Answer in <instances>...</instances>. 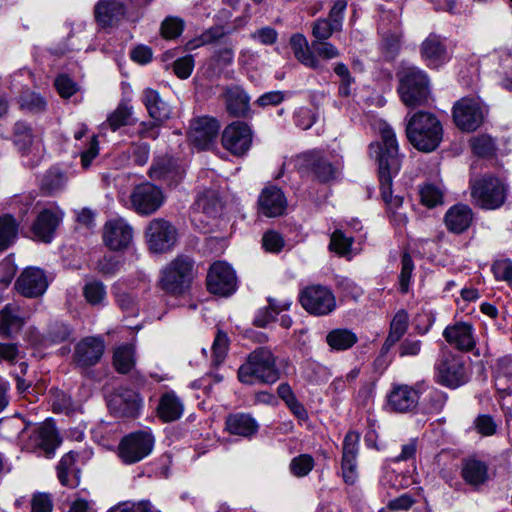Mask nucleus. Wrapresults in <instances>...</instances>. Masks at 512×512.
I'll return each instance as SVG.
<instances>
[{
	"mask_svg": "<svg viewBox=\"0 0 512 512\" xmlns=\"http://www.w3.org/2000/svg\"><path fill=\"white\" fill-rule=\"evenodd\" d=\"M399 92L407 106L422 104L429 93L426 74L417 68H408L401 78Z\"/></svg>",
	"mask_w": 512,
	"mask_h": 512,
	"instance_id": "obj_8",
	"label": "nucleus"
},
{
	"mask_svg": "<svg viewBox=\"0 0 512 512\" xmlns=\"http://www.w3.org/2000/svg\"><path fill=\"white\" fill-rule=\"evenodd\" d=\"M229 347V339L226 333L221 330H218L215 339L212 344V354H213V362L216 365L221 364L228 351Z\"/></svg>",
	"mask_w": 512,
	"mask_h": 512,
	"instance_id": "obj_55",
	"label": "nucleus"
},
{
	"mask_svg": "<svg viewBox=\"0 0 512 512\" xmlns=\"http://www.w3.org/2000/svg\"><path fill=\"white\" fill-rule=\"evenodd\" d=\"M113 365L116 371L121 374L130 372L135 365L133 346L125 344L117 347L113 354Z\"/></svg>",
	"mask_w": 512,
	"mask_h": 512,
	"instance_id": "obj_41",
	"label": "nucleus"
},
{
	"mask_svg": "<svg viewBox=\"0 0 512 512\" xmlns=\"http://www.w3.org/2000/svg\"><path fill=\"white\" fill-rule=\"evenodd\" d=\"M284 244L282 236L274 230L265 232L262 237V246L267 252L279 253L283 249Z\"/></svg>",
	"mask_w": 512,
	"mask_h": 512,
	"instance_id": "obj_58",
	"label": "nucleus"
},
{
	"mask_svg": "<svg viewBox=\"0 0 512 512\" xmlns=\"http://www.w3.org/2000/svg\"><path fill=\"white\" fill-rule=\"evenodd\" d=\"M353 243V238L346 236L341 230L331 234L329 249L340 256L347 255Z\"/></svg>",
	"mask_w": 512,
	"mask_h": 512,
	"instance_id": "obj_52",
	"label": "nucleus"
},
{
	"mask_svg": "<svg viewBox=\"0 0 512 512\" xmlns=\"http://www.w3.org/2000/svg\"><path fill=\"white\" fill-rule=\"evenodd\" d=\"M126 11V5L119 0H99L94 7V16L100 27L107 28L123 19Z\"/></svg>",
	"mask_w": 512,
	"mask_h": 512,
	"instance_id": "obj_25",
	"label": "nucleus"
},
{
	"mask_svg": "<svg viewBox=\"0 0 512 512\" xmlns=\"http://www.w3.org/2000/svg\"><path fill=\"white\" fill-rule=\"evenodd\" d=\"M453 119L459 129L472 132L481 126L484 115L476 100L462 98L453 107Z\"/></svg>",
	"mask_w": 512,
	"mask_h": 512,
	"instance_id": "obj_14",
	"label": "nucleus"
},
{
	"mask_svg": "<svg viewBox=\"0 0 512 512\" xmlns=\"http://www.w3.org/2000/svg\"><path fill=\"white\" fill-rule=\"evenodd\" d=\"M221 143L232 155L243 156L252 144V130L247 123L234 121L224 128Z\"/></svg>",
	"mask_w": 512,
	"mask_h": 512,
	"instance_id": "obj_12",
	"label": "nucleus"
},
{
	"mask_svg": "<svg viewBox=\"0 0 512 512\" xmlns=\"http://www.w3.org/2000/svg\"><path fill=\"white\" fill-rule=\"evenodd\" d=\"M341 32L334 25L324 19V17L315 20L312 23V36L314 40H329L334 33Z\"/></svg>",
	"mask_w": 512,
	"mask_h": 512,
	"instance_id": "obj_54",
	"label": "nucleus"
},
{
	"mask_svg": "<svg viewBox=\"0 0 512 512\" xmlns=\"http://www.w3.org/2000/svg\"><path fill=\"white\" fill-rule=\"evenodd\" d=\"M439 383L457 388L467 381L466 369L460 357L451 353L444 354L436 365Z\"/></svg>",
	"mask_w": 512,
	"mask_h": 512,
	"instance_id": "obj_16",
	"label": "nucleus"
},
{
	"mask_svg": "<svg viewBox=\"0 0 512 512\" xmlns=\"http://www.w3.org/2000/svg\"><path fill=\"white\" fill-rule=\"evenodd\" d=\"M33 140L32 128L27 123L19 121L14 125L13 142L20 151H27L32 145Z\"/></svg>",
	"mask_w": 512,
	"mask_h": 512,
	"instance_id": "obj_46",
	"label": "nucleus"
},
{
	"mask_svg": "<svg viewBox=\"0 0 512 512\" xmlns=\"http://www.w3.org/2000/svg\"><path fill=\"white\" fill-rule=\"evenodd\" d=\"M226 430L233 435L252 437L258 431V424L249 414L235 413L226 418Z\"/></svg>",
	"mask_w": 512,
	"mask_h": 512,
	"instance_id": "obj_35",
	"label": "nucleus"
},
{
	"mask_svg": "<svg viewBox=\"0 0 512 512\" xmlns=\"http://www.w3.org/2000/svg\"><path fill=\"white\" fill-rule=\"evenodd\" d=\"M184 170L172 158H162L156 161L149 170V175L155 180L177 183L183 177Z\"/></svg>",
	"mask_w": 512,
	"mask_h": 512,
	"instance_id": "obj_34",
	"label": "nucleus"
},
{
	"mask_svg": "<svg viewBox=\"0 0 512 512\" xmlns=\"http://www.w3.org/2000/svg\"><path fill=\"white\" fill-rule=\"evenodd\" d=\"M443 337L448 344L463 352L471 351L476 343L473 326L467 322L447 326L443 331Z\"/></svg>",
	"mask_w": 512,
	"mask_h": 512,
	"instance_id": "obj_24",
	"label": "nucleus"
},
{
	"mask_svg": "<svg viewBox=\"0 0 512 512\" xmlns=\"http://www.w3.org/2000/svg\"><path fill=\"white\" fill-rule=\"evenodd\" d=\"M105 344L101 338L86 337L74 349V362L81 369L96 365L103 356Z\"/></svg>",
	"mask_w": 512,
	"mask_h": 512,
	"instance_id": "obj_20",
	"label": "nucleus"
},
{
	"mask_svg": "<svg viewBox=\"0 0 512 512\" xmlns=\"http://www.w3.org/2000/svg\"><path fill=\"white\" fill-rule=\"evenodd\" d=\"M314 459L309 454H301L294 457L289 465L290 472L295 477H304L310 473L314 467Z\"/></svg>",
	"mask_w": 512,
	"mask_h": 512,
	"instance_id": "obj_51",
	"label": "nucleus"
},
{
	"mask_svg": "<svg viewBox=\"0 0 512 512\" xmlns=\"http://www.w3.org/2000/svg\"><path fill=\"white\" fill-rule=\"evenodd\" d=\"M133 239L132 227L122 218L111 219L106 222L103 240L111 250L126 249Z\"/></svg>",
	"mask_w": 512,
	"mask_h": 512,
	"instance_id": "obj_19",
	"label": "nucleus"
},
{
	"mask_svg": "<svg viewBox=\"0 0 512 512\" xmlns=\"http://www.w3.org/2000/svg\"><path fill=\"white\" fill-rule=\"evenodd\" d=\"M279 378L276 356L267 347H258L250 352L238 369V379L243 384H273Z\"/></svg>",
	"mask_w": 512,
	"mask_h": 512,
	"instance_id": "obj_2",
	"label": "nucleus"
},
{
	"mask_svg": "<svg viewBox=\"0 0 512 512\" xmlns=\"http://www.w3.org/2000/svg\"><path fill=\"white\" fill-rule=\"evenodd\" d=\"M401 265L402 267L399 275V285L401 293L405 294L409 290L410 279L414 269L413 260L409 254L405 253L402 256Z\"/></svg>",
	"mask_w": 512,
	"mask_h": 512,
	"instance_id": "obj_56",
	"label": "nucleus"
},
{
	"mask_svg": "<svg viewBox=\"0 0 512 512\" xmlns=\"http://www.w3.org/2000/svg\"><path fill=\"white\" fill-rule=\"evenodd\" d=\"M418 401V392L408 385H395L388 395V406L399 413L412 411Z\"/></svg>",
	"mask_w": 512,
	"mask_h": 512,
	"instance_id": "obj_29",
	"label": "nucleus"
},
{
	"mask_svg": "<svg viewBox=\"0 0 512 512\" xmlns=\"http://www.w3.org/2000/svg\"><path fill=\"white\" fill-rule=\"evenodd\" d=\"M120 268L121 262L114 256H104L97 263V270L104 276H113Z\"/></svg>",
	"mask_w": 512,
	"mask_h": 512,
	"instance_id": "obj_62",
	"label": "nucleus"
},
{
	"mask_svg": "<svg viewBox=\"0 0 512 512\" xmlns=\"http://www.w3.org/2000/svg\"><path fill=\"white\" fill-rule=\"evenodd\" d=\"M220 206V201L216 193L210 190L200 194L195 202L196 209L209 217L216 216Z\"/></svg>",
	"mask_w": 512,
	"mask_h": 512,
	"instance_id": "obj_47",
	"label": "nucleus"
},
{
	"mask_svg": "<svg viewBox=\"0 0 512 512\" xmlns=\"http://www.w3.org/2000/svg\"><path fill=\"white\" fill-rule=\"evenodd\" d=\"M259 212L267 217H277L284 214L287 199L282 190L276 186L264 188L258 198Z\"/></svg>",
	"mask_w": 512,
	"mask_h": 512,
	"instance_id": "obj_27",
	"label": "nucleus"
},
{
	"mask_svg": "<svg viewBox=\"0 0 512 512\" xmlns=\"http://www.w3.org/2000/svg\"><path fill=\"white\" fill-rule=\"evenodd\" d=\"M19 307L15 304H7L0 311V333L10 336L13 331H18L24 324V319L19 315Z\"/></svg>",
	"mask_w": 512,
	"mask_h": 512,
	"instance_id": "obj_40",
	"label": "nucleus"
},
{
	"mask_svg": "<svg viewBox=\"0 0 512 512\" xmlns=\"http://www.w3.org/2000/svg\"><path fill=\"white\" fill-rule=\"evenodd\" d=\"M358 341L357 335L349 329L337 328L326 335V342L332 350L345 351L353 347Z\"/></svg>",
	"mask_w": 512,
	"mask_h": 512,
	"instance_id": "obj_39",
	"label": "nucleus"
},
{
	"mask_svg": "<svg viewBox=\"0 0 512 512\" xmlns=\"http://www.w3.org/2000/svg\"><path fill=\"white\" fill-rule=\"evenodd\" d=\"M422 349V341L412 337L405 338L398 346L400 357H416Z\"/></svg>",
	"mask_w": 512,
	"mask_h": 512,
	"instance_id": "obj_59",
	"label": "nucleus"
},
{
	"mask_svg": "<svg viewBox=\"0 0 512 512\" xmlns=\"http://www.w3.org/2000/svg\"><path fill=\"white\" fill-rule=\"evenodd\" d=\"M156 412L163 422H174L182 417L184 403L174 391H168L160 396Z\"/></svg>",
	"mask_w": 512,
	"mask_h": 512,
	"instance_id": "obj_30",
	"label": "nucleus"
},
{
	"mask_svg": "<svg viewBox=\"0 0 512 512\" xmlns=\"http://www.w3.org/2000/svg\"><path fill=\"white\" fill-rule=\"evenodd\" d=\"M219 129V122L215 118L199 117L190 124L189 140L199 149H209L214 144Z\"/></svg>",
	"mask_w": 512,
	"mask_h": 512,
	"instance_id": "obj_17",
	"label": "nucleus"
},
{
	"mask_svg": "<svg viewBox=\"0 0 512 512\" xmlns=\"http://www.w3.org/2000/svg\"><path fill=\"white\" fill-rule=\"evenodd\" d=\"M54 85L63 98H69L77 91L76 84L67 75H59L55 79Z\"/></svg>",
	"mask_w": 512,
	"mask_h": 512,
	"instance_id": "obj_64",
	"label": "nucleus"
},
{
	"mask_svg": "<svg viewBox=\"0 0 512 512\" xmlns=\"http://www.w3.org/2000/svg\"><path fill=\"white\" fill-rule=\"evenodd\" d=\"M423 60L430 67H438L447 60V50L442 39L431 33L421 44L420 48Z\"/></svg>",
	"mask_w": 512,
	"mask_h": 512,
	"instance_id": "obj_32",
	"label": "nucleus"
},
{
	"mask_svg": "<svg viewBox=\"0 0 512 512\" xmlns=\"http://www.w3.org/2000/svg\"><path fill=\"white\" fill-rule=\"evenodd\" d=\"M18 235V223L11 215L0 216V251L10 247Z\"/></svg>",
	"mask_w": 512,
	"mask_h": 512,
	"instance_id": "obj_43",
	"label": "nucleus"
},
{
	"mask_svg": "<svg viewBox=\"0 0 512 512\" xmlns=\"http://www.w3.org/2000/svg\"><path fill=\"white\" fill-rule=\"evenodd\" d=\"M183 30V21L179 18H166L161 25V33L166 39L178 37Z\"/></svg>",
	"mask_w": 512,
	"mask_h": 512,
	"instance_id": "obj_61",
	"label": "nucleus"
},
{
	"mask_svg": "<svg viewBox=\"0 0 512 512\" xmlns=\"http://www.w3.org/2000/svg\"><path fill=\"white\" fill-rule=\"evenodd\" d=\"M469 143L473 153L479 157H491L496 151L494 140L486 134L471 138Z\"/></svg>",
	"mask_w": 512,
	"mask_h": 512,
	"instance_id": "obj_48",
	"label": "nucleus"
},
{
	"mask_svg": "<svg viewBox=\"0 0 512 512\" xmlns=\"http://www.w3.org/2000/svg\"><path fill=\"white\" fill-rule=\"evenodd\" d=\"M16 273V265L14 258L8 256L0 262V285L6 288L14 278Z\"/></svg>",
	"mask_w": 512,
	"mask_h": 512,
	"instance_id": "obj_60",
	"label": "nucleus"
},
{
	"mask_svg": "<svg viewBox=\"0 0 512 512\" xmlns=\"http://www.w3.org/2000/svg\"><path fill=\"white\" fill-rule=\"evenodd\" d=\"M300 303L307 312L318 316L327 315L336 307L333 293L321 285L306 287L300 294Z\"/></svg>",
	"mask_w": 512,
	"mask_h": 512,
	"instance_id": "obj_11",
	"label": "nucleus"
},
{
	"mask_svg": "<svg viewBox=\"0 0 512 512\" xmlns=\"http://www.w3.org/2000/svg\"><path fill=\"white\" fill-rule=\"evenodd\" d=\"M419 195L421 203L428 208H434L443 203V192L434 184L428 183L421 186Z\"/></svg>",
	"mask_w": 512,
	"mask_h": 512,
	"instance_id": "obj_50",
	"label": "nucleus"
},
{
	"mask_svg": "<svg viewBox=\"0 0 512 512\" xmlns=\"http://www.w3.org/2000/svg\"><path fill=\"white\" fill-rule=\"evenodd\" d=\"M67 182V176L56 167L49 169L40 182L41 190L48 195H52L62 190Z\"/></svg>",
	"mask_w": 512,
	"mask_h": 512,
	"instance_id": "obj_42",
	"label": "nucleus"
},
{
	"mask_svg": "<svg viewBox=\"0 0 512 512\" xmlns=\"http://www.w3.org/2000/svg\"><path fill=\"white\" fill-rule=\"evenodd\" d=\"M141 405L140 395L127 388L119 389L109 400L110 409L119 417H136Z\"/></svg>",
	"mask_w": 512,
	"mask_h": 512,
	"instance_id": "obj_23",
	"label": "nucleus"
},
{
	"mask_svg": "<svg viewBox=\"0 0 512 512\" xmlns=\"http://www.w3.org/2000/svg\"><path fill=\"white\" fill-rule=\"evenodd\" d=\"M305 165L320 182H328L335 178L336 168L318 154L307 155Z\"/></svg>",
	"mask_w": 512,
	"mask_h": 512,
	"instance_id": "obj_38",
	"label": "nucleus"
},
{
	"mask_svg": "<svg viewBox=\"0 0 512 512\" xmlns=\"http://www.w3.org/2000/svg\"><path fill=\"white\" fill-rule=\"evenodd\" d=\"M194 261L186 255H179L161 271L160 287L172 295H182L194 278Z\"/></svg>",
	"mask_w": 512,
	"mask_h": 512,
	"instance_id": "obj_5",
	"label": "nucleus"
},
{
	"mask_svg": "<svg viewBox=\"0 0 512 512\" xmlns=\"http://www.w3.org/2000/svg\"><path fill=\"white\" fill-rule=\"evenodd\" d=\"M381 142L371 143L370 155L378 163L381 197L388 207L389 214L401 210L403 198L392 195V178L399 172L401 157L398 151V143L393 129L384 124L380 128Z\"/></svg>",
	"mask_w": 512,
	"mask_h": 512,
	"instance_id": "obj_1",
	"label": "nucleus"
},
{
	"mask_svg": "<svg viewBox=\"0 0 512 512\" xmlns=\"http://www.w3.org/2000/svg\"><path fill=\"white\" fill-rule=\"evenodd\" d=\"M207 289L212 294L228 296L236 289V276L225 262L218 261L210 266L207 274Z\"/></svg>",
	"mask_w": 512,
	"mask_h": 512,
	"instance_id": "obj_15",
	"label": "nucleus"
},
{
	"mask_svg": "<svg viewBox=\"0 0 512 512\" xmlns=\"http://www.w3.org/2000/svg\"><path fill=\"white\" fill-rule=\"evenodd\" d=\"M145 236L151 251L164 253L175 245L177 229L169 221L163 218H155L149 222Z\"/></svg>",
	"mask_w": 512,
	"mask_h": 512,
	"instance_id": "obj_9",
	"label": "nucleus"
},
{
	"mask_svg": "<svg viewBox=\"0 0 512 512\" xmlns=\"http://www.w3.org/2000/svg\"><path fill=\"white\" fill-rule=\"evenodd\" d=\"M360 434L349 431L344 438L342 448V474L347 484H354L357 479V455Z\"/></svg>",
	"mask_w": 512,
	"mask_h": 512,
	"instance_id": "obj_21",
	"label": "nucleus"
},
{
	"mask_svg": "<svg viewBox=\"0 0 512 512\" xmlns=\"http://www.w3.org/2000/svg\"><path fill=\"white\" fill-rule=\"evenodd\" d=\"M61 440L54 425L44 423L34 429L26 444V448L38 455L50 458L60 445Z\"/></svg>",
	"mask_w": 512,
	"mask_h": 512,
	"instance_id": "obj_13",
	"label": "nucleus"
},
{
	"mask_svg": "<svg viewBox=\"0 0 512 512\" xmlns=\"http://www.w3.org/2000/svg\"><path fill=\"white\" fill-rule=\"evenodd\" d=\"M116 302L120 309L127 314L134 316L138 313V303L136 299L127 292H119L116 294Z\"/></svg>",
	"mask_w": 512,
	"mask_h": 512,
	"instance_id": "obj_63",
	"label": "nucleus"
},
{
	"mask_svg": "<svg viewBox=\"0 0 512 512\" xmlns=\"http://www.w3.org/2000/svg\"><path fill=\"white\" fill-rule=\"evenodd\" d=\"M20 105L29 112L38 113L45 110L46 101L35 92L25 91L20 97Z\"/></svg>",
	"mask_w": 512,
	"mask_h": 512,
	"instance_id": "obj_53",
	"label": "nucleus"
},
{
	"mask_svg": "<svg viewBox=\"0 0 512 512\" xmlns=\"http://www.w3.org/2000/svg\"><path fill=\"white\" fill-rule=\"evenodd\" d=\"M86 301L91 305H102L106 300L105 285L97 280L87 282L83 288Z\"/></svg>",
	"mask_w": 512,
	"mask_h": 512,
	"instance_id": "obj_49",
	"label": "nucleus"
},
{
	"mask_svg": "<svg viewBox=\"0 0 512 512\" xmlns=\"http://www.w3.org/2000/svg\"><path fill=\"white\" fill-rule=\"evenodd\" d=\"M473 220L471 208L465 204H456L445 214V225L453 233L460 234L467 230Z\"/></svg>",
	"mask_w": 512,
	"mask_h": 512,
	"instance_id": "obj_33",
	"label": "nucleus"
},
{
	"mask_svg": "<svg viewBox=\"0 0 512 512\" xmlns=\"http://www.w3.org/2000/svg\"><path fill=\"white\" fill-rule=\"evenodd\" d=\"M47 288L48 280L45 272L37 267L24 269L15 282V289L27 298L39 297Z\"/></svg>",
	"mask_w": 512,
	"mask_h": 512,
	"instance_id": "obj_18",
	"label": "nucleus"
},
{
	"mask_svg": "<svg viewBox=\"0 0 512 512\" xmlns=\"http://www.w3.org/2000/svg\"><path fill=\"white\" fill-rule=\"evenodd\" d=\"M136 121L133 106L129 101L122 100L108 115L106 123L112 131H117L121 127L134 125Z\"/></svg>",
	"mask_w": 512,
	"mask_h": 512,
	"instance_id": "obj_37",
	"label": "nucleus"
},
{
	"mask_svg": "<svg viewBox=\"0 0 512 512\" xmlns=\"http://www.w3.org/2000/svg\"><path fill=\"white\" fill-rule=\"evenodd\" d=\"M222 98L229 115L238 118L248 115L250 97L241 86H227L222 93Z\"/></svg>",
	"mask_w": 512,
	"mask_h": 512,
	"instance_id": "obj_28",
	"label": "nucleus"
},
{
	"mask_svg": "<svg viewBox=\"0 0 512 512\" xmlns=\"http://www.w3.org/2000/svg\"><path fill=\"white\" fill-rule=\"evenodd\" d=\"M346 8L347 0H336L324 19L342 31Z\"/></svg>",
	"mask_w": 512,
	"mask_h": 512,
	"instance_id": "obj_57",
	"label": "nucleus"
},
{
	"mask_svg": "<svg viewBox=\"0 0 512 512\" xmlns=\"http://www.w3.org/2000/svg\"><path fill=\"white\" fill-rule=\"evenodd\" d=\"M72 336V329L65 323H51L43 336L44 345H55L65 342Z\"/></svg>",
	"mask_w": 512,
	"mask_h": 512,
	"instance_id": "obj_44",
	"label": "nucleus"
},
{
	"mask_svg": "<svg viewBox=\"0 0 512 512\" xmlns=\"http://www.w3.org/2000/svg\"><path fill=\"white\" fill-rule=\"evenodd\" d=\"M290 46L300 63L317 71H322L325 68L320 58L331 60L340 56L338 48L328 40H313L309 44L306 37L300 33L291 36Z\"/></svg>",
	"mask_w": 512,
	"mask_h": 512,
	"instance_id": "obj_4",
	"label": "nucleus"
},
{
	"mask_svg": "<svg viewBox=\"0 0 512 512\" xmlns=\"http://www.w3.org/2000/svg\"><path fill=\"white\" fill-rule=\"evenodd\" d=\"M409 325V316L405 310H399L393 317L388 336L386 337L382 348L381 354H387L390 349L401 340V338L406 334Z\"/></svg>",
	"mask_w": 512,
	"mask_h": 512,
	"instance_id": "obj_36",
	"label": "nucleus"
},
{
	"mask_svg": "<svg viewBox=\"0 0 512 512\" xmlns=\"http://www.w3.org/2000/svg\"><path fill=\"white\" fill-rule=\"evenodd\" d=\"M77 454L73 451L66 453L62 456L57 466L58 479L64 486L74 487L78 484V481L69 479L70 474L75 473L74 465L76 462Z\"/></svg>",
	"mask_w": 512,
	"mask_h": 512,
	"instance_id": "obj_45",
	"label": "nucleus"
},
{
	"mask_svg": "<svg viewBox=\"0 0 512 512\" xmlns=\"http://www.w3.org/2000/svg\"><path fill=\"white\" fill-rule=\"evenodd\" d=\"M460 475L463 481L474 490H479L490 480L488 464L476 457H467L462 460Z\"/></svg>",
	"mask_w": 512,
	"mask_h": 512,
	"instance_id": "obj_22",
	"label": "nucleus"
},
{
	"mask_svg": "<svg viewBox=\"0 0 512 512\" xmlns=\"http://www.w3.org/2000/svg\"><path fill=\"white\" fill-rule=\"evenodd\" d=\"M409 142L419 151H434L443 137V129L438 118L429 112L413 114L406 125Z\"/></svg>",
	"mask_w": 512,
	"mask_h": 512,
	"instance_id": "obj_3",
	"label": "nucleus"
},
{
	"mask_svg": "<svg viewBox=\"0 0 512 512\" xmlns=\"http://www.w3.org/2000/svg\"><path fill=\"white\" fill-rule=\"evenodd\" d=\"M507 187L497 177L485 175L471 185V196L475 203L483 209H497L506 199Z\"/></svg>",
	"mask_w": 512,
	"mask_h": 512,
	"instance_id": "obj_6",
	"label": "nucleus"
},
{
	"mask_svg": "<svg viewBox=\"0 0 512 512\" xmlns=\"http://www.w3.org/2000/svg\"><path fill=\"white\" fill-rule=\"evenodd\" d=\"M142 103L147 109L151 119L165 122L171 117L172 109L165 102L157 90L146 88L142 92Z\"/></svg>",
	"mask_w": 512,
	"mask_h": 512,
	"instance_id": "obj_31",
	"label": "nucleus"
},
{
	"mask_svg": "<svg viewBox=\"0 0 512 512\" xmlns=\"http://www.w3.org/2000/svg\"><path fill=\"white\" fill-rule=\"evenodd\" d=\"M61 220L62 213L59 211L50 209L41 211L31 228L34 239L44 243H50Z\"/></svg>",
	"mask_w": 512,
	"mask_h": 512,
	"instance_id": "obj_26",
	"label": "nucleus"
},
{
	"mask_svg": "<svg viewBox=\"0 0 512 512\" xmlns=\"http://www.w3.org/2000/svg\"><path fill=\"white\" fill-rule=\"evenodd\" d=\"M155 438L149 431H136L124 436L118 445V456L125 464H134L153 450Z\"/></svg>",
	"mask_w": 512,
	"mask_h": 512,
	"instance_id": "obj_7",
	"label": "nucleus"
},
{
	"mask_svg": "<svg viewBox=\"0 0 512 512\" xmlns=\"http://www.w3.org/2000/svg\"><path fill=\"white\" fill-rule=\"evenodd\" d=\"M130 202L136 213L149 216L163 205L164 194L159 187L146 182L134 187L130 195Z\"/></svg>",
	"mask_w": 512,
	"mask_h": 512,
	"instance_id": "obj_10",
	"label": "nucleus"
}]
</instances>
